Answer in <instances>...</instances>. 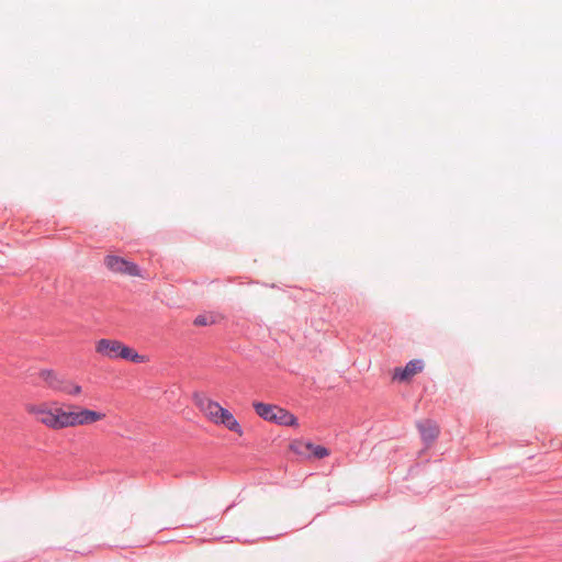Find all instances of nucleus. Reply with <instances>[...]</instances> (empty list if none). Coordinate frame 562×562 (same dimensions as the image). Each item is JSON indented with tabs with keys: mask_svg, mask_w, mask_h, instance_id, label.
I'll return each mask as SVG.
<instances>
[{
	"mask_svg": "<svg viewBox=\"0 0 562 562\" xmlns=\"http://www.w3.org/2000/svg\"><path fill=\"white\" fill-rule=\"evenodd\" d=\"M25 411L36 423L50 430L66 428V404L57 401L29 403L25 405Z\"/></svg>",
	"mask_w": 562,
	"mask_h": 562,
	"instance_id": "f257e3e1",
	"label": "nucleus"
},
{
	"mask_svg": "<svg viewBox=\"0 0 562 562\" xmlns=\"http://www.w3.org/2000/svg\"><path fill=\"white\" fill-rule=\"evenodd\" d=\"M95 352L111 360L124 359L134 363L146 361V357L115 339L102 338L95 342Z\"/></svg>",
	"mask_w": 562,
	"mask_h": 562,
	"instance_id": "f03ea898",
	"label": "nucleus"
},
{
	"mask_svg": "<svg viewBox=\"0 0 562 562\" xmlns=\"http://www.w3.org/2000/svg\"><path fill=\"white\" fill-rule=\"evenodd\" d=\"M252 407L256 414L266 422L274 423L281 426L297 427V418L289 411L263 402H254Z\"/></svg>",
	"mask_w": 562,
	"mask_h": 562,
	"instance_id": "7ed1b4c3",
	"label": "nucleus"
},
{
	"mask_svg": "<svg viewBox=\"0 0 562 562\" xmlns=\"http://www.w3.org/2000/svg\"><path fill=\"white\" fill-rule=\"evenodd\" d=\"M66 428L89 426L103 420L106 416L102 412L93 411L76 404H66Z\"/></svg>",
	"mask_w": 562,
	"mask_h": 562,
	"instance_id": "20e7f679",
	"label": "nucleus"
},
{
	"mask_svg": "<svg viewBox=\"0 0 562 562\" xmlns=\"http://www.w3.org/2000/svg\"><path fill=\"white\" fill-rule=\"evenodd\" d=\"M40 378L47 387L55 392H60L69 396H78L82 393V387L65 376L58 375L54 371L43 370L40 372Z\"/></svg>",
	"mask_w": 562,
	"mask_h": 562,
	"instance_id": "39448f33",
	"label": "nucleus"
},
{
	"mask_svg": "<svg viewBox=\"0 0 562 562\" xmlns=\"http://www.w3.org/2000/svg\"><path fill=\"white\" fill-rule=\"evenodd\" d=\"M291 451H293L295 454L300 456L303 459L310 460L312 458L314 459H323L330 454V451L319 445H314L310 441H303V440H294L290 445Z\"/></svg>",
	"mask_w": 562,
	"mask_h": 562,
	"instance_id": "423d86ee",
	"label": "nucleus"
},
{
	"mask_svg": "<svg viewBox=\"0 0 562 562\" xmlns=\"http://www.w3.org/2000/svg\"><path fill=\"white\" fill-rule=\"evenodd\" d=\"M104 263L106 268L114 273L127 274L132 277L139 276L138 267L135 263L127 261L119 256H106L104 259Z\"/></svg>",
	"mask_w": 562,
	"mask_h": 562,
	"instance_id": "0eeeda50",
	"label": "nucleus"
},
{
	"mask_svg": "<svg viewBox=\"0 0 562 562\" xmlns=\"http://www.w3.org/2000/svg\"><path fill=\"white\" fill-rule=\"evenodd\" d=\"M195 405L203 413V415L213 424L218 419V415L223 409L220 403L204 396H195Z\"/></svg>",
	"mask_w": 562,
	"mask_h": 562,
	"instance_id": "6e6552de",
	"label": "nucleus"
},
{
	"mask_svg": "<svg viewBox=\"0 0 562 562\" xmlns=\"http://www.w3.org/2000/svg\"><path fill=\"white\" fill-rule=\"evenodd\" d=\"M424 369V362L419 359L411 360L404 368H396L394 371L393 379L401 382L409 381L413 376L422 372Z\"/></svg>",
	"mask_w": 562,
	"mask_h": 562,
	"instance_id": "1a4fd4ad",
	"label": "nucleus"
},
{
	"mask_svg": "<svg viewBox=\"0 0 562 562\" xmlns=\"http://www.w3.org/2000/svg\"><path fill=\"white\" fill-rule=\"evenodd\" d=\"M215 425H222L228 430L237 434L238 436L244 435V430L240 426V424L237 422V419L234 417V415L226 408L223 407L218 415V419L215 423Z\"/></svg>",
	"mask_w": 562,
	"mask_h": 562,
	"instance_id": "9d476101",
	"label": "nucleus"
},
{
	"mask_svg": "<svg viewBox=\"0 0 562 562\" xmlns=\"http://www.w3.org/2000/svg\"><path fill=\"white\" fill-rule=\"evenodd\" d=\"M422 438L425 442H432L439 435V427L432 420H423L417 424Z\"/></svg>",
	"mask_w": 562,
	"mask_h": 562,
	"instance_id": "9b49d317",
	"label": "nucleus"
},
{
	"mask_svg": "<svg viewBox=\"0 0 562 562\" xmlns=\"http://www.w3.org/2000/svg\"><path fill=\"white\" fill-rule=\"evenodd\" d=\"M193 323L196 326H206V325L213 324L214 323V318L212 316L199 315V316L195 317Z\"/></svg>",
	"mask_w": 562,
	"mask_h": 562,
	"instance_id": "f8f14e48",
	"label": "nucleus"
}]
</instances>
